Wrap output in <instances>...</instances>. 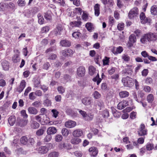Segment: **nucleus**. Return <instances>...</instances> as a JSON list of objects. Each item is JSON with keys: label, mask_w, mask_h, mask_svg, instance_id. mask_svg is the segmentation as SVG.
<instances>
[{"label": "nucleus", "mask_w": 157, "mask_h": 157, "mask_svg": "<svg viewBox=\"0 0 157 157\" xmlns=\"http://www.w3.org/2000/svg\"><path fill=\"white\" fill-rule=\"evenodd\" d=\"M122 82L124 85L127 87H131L134 84L133 80L128 76L123 78Z\"/></svg>", "instance_id": "obj_1"}, {"label": "nucleus", "mask_w": 157, "mask_h": 157, "mask_svg": "<svg viewBox=\"0 0 157 157\" xmlns=\"http://www.w3.org/2000/svg\"><path fill=\"white\" fill-rule=\"evenodd\" d=\"M140 18L141 23L143 24H147L150 25L151 23V20L149 17H146L145 13L143 12L140 13Z\"/></svg>", "instance_id": "obj_2"}, {"label": "nucleus", "mask_w": 157, "mask_h": 157, "mask_svg": "<svg viewBox=\"0 0 157 157\" xmlns=\"http://www.w3.org/2000/svg\"><path fill=\"white\" fill-rule=\"evenodd\" d=\"M139 10L137 7H135L130 10L128 13V17L130 19H134L137 17L139 15Z\"/></svg>", "instance_id": "obj_3"}, {"label": "nucleus", "mask_w": 157, "mask_h": 157, "mask_svg": "<svg viewBox=\"0 0 157 157\" xmlns=\"http://www.w3.org/2000/svg\"><path fill=\"white\" fill-rule=\"evenodd\" d=\"M145 37L149 42L155 41L157 40V33H149L145 34Z\"/></svg>", "instance_id": "obj_4"}, {"label": "nucleus", "mask_w": 157, "mask_h": 157, "mask_svg": "<svg viewBox=\"0 0 157 157\" xmlns=\"http://www.w3.org/2000/svg\"><path fill=\"white\" fill-rule=\"evenodd\" d=\"M79 112L82 115L83 119L86 121H90L93 118V116L90 114H87L86 112L81 110L79 111Z\"/></svg>", "instance_id": "obj_5"}, {"label": "nucleus", "mask_w": 157, "mask_h": 157, "mask_svg": "<svg viewBox=\"0 0 157 157\" xmlns=\"http://www.w3.org/2000/svg\"><path fill=\"white\" fill-rule=\"evenodd\" d=\"M85 69L84 67L80 66L77 69V74L79 77H82L85 75Z\"/></svg>", "instance_id": "obj_6"}, {"label": "nucleus", "mask_w": 157, "mask_h": 157, "mask_svg": "<svg viewBox=\"0 0 157 157\" xmlns=\"http://www.w3.org/2000/svg\"><path fill=\"white\" fill-rule=\"evenodd\" d=\"M61 52L62 55L64 56H71L74 53V52L70 49L64 50Z\"/></svg>", "instance_id": "obj_7"}, {"label": "nucleus", "mask_w": 157, "mask_h": 157, "mask_svg": "<svg viewBox=\"0 0 157 157\" xmlns=\"http://www.w3.org/2000/svg\"><path fill=\"white\" fill-rule=\"evenodd\" d=\"M138 134L140 136H144L147 134V130L143 124H141L140 128L138 131Z\"/></svg>", "instance_id": "obj_8"}, {"label": "nucleus", "mask_w": 157, "mask_h": 157, "mask_svg": "<svg viewBox=\"0 0 157 157\" xmlns=\"http://www.w3.org/2000/svg\"><path fill=\"white\" fill-rule=\"evenodd\" d=\"M76 125V122L73 121H69L66 122L65 123V126L69 128L74 127Z\"/></svg>", "instance_id": "obj_9"}, {"label": "nucleus", "mask_w": 157, "mask_h": 157, "mask_svg": "<svg viewBox=\"0 0 157 157\" xmlns=\"http://www.w3.org/2000/svg\"><path fill=\"white\" fill-rule=\"evenodd\" d=\"M41 124L43 125L47 124H52L51 122L49 121V118L46 115L43 116L42 117Z\"/></svg>", "instance_id": "obj_10"}, {"label": "nucleus", "mask_w": 157, "mask_h": 157, "mask_svg": "<svg viewBox=\"0 0 157 157\" xmlns=\"http://www.w3.org/2000/svg\"><path fill=\"white\" fill-rule=\"evenodd\" d=\"M128 105V102L126 101H123L120 102L118 104L117 109L121 110Z\"/></svg>", "instance_id": "obj_11"}, {"label": "nucleus", "mask_w": 157, "mask_h": 157, "mask_svg": "<svg viewBox=\"0 0 157 157\" xmlns=\"http://www.w3.org/2000/svg\"><path fill=\"white\" fill-rule=\"evenodd\" d=\"M82 103L85 105H90L92 102V100L89 97H85L82 99Z\"/></svg>", "instance_id": "obj_12"}, {"label": "nucleus", "mask_w": 157, "mask_h": 157, "mask_svg": "<svg viewBox=\"0 0 157 157\" xmlns=\"http://www.w3.org/2000/svg\"><path fill=\"white\" fill-rule=\"evenodd\" d=\"M83 134L82 130L77 129L74 130L72 132V135L75 137H78L81 136Z\"/></svg>", "instance_id": "obj_13"}, {"label": "nucleus", "mask_w": 157, "mask_h": 157, "mask_svg": "<svg viewBox=\"0 0 157 157\" xmlns=\"http://www.w3.org/2000/svg\"><path fill=\"white\" fill-rule=\"evenodd\" d=\"M63 28L62 26L59 25L57 26L54 32V34L56 36L60 35L61 34L62 32L63 31Z\"/></svg>", "instance_id": "obj_14"}, {"label": "nucleus", "mask_w": 157, "mask_h": 157, "mask_svg": "<svg viewBox=\"0 0 157 157\" xmlns=\"http://www.w3.org/2000/svg\"><path fill=\"white\" fill-rule=\"evenodd\" d=\"M1 65L2 69L4 71H7L9 68V63L6 60H3L1 63Z\"/></svg>", "instance_id": "obj_15"}, {"label": "nucleus", "mask_w": 157, "mask_h": 157, "mask_svg": "<svg viewBox=\"0 0 157 157\" xmlns=\"http://www.w3.org/2000/svg\"><path fill=\"white\" fill-rule=\"evenodd\" d=\"M56 132L57 129L55 127H51L47 129V134H49L51 135L52 134H55Z\"/></svg>", "instance_id": "obj_16"}, {"label": "nucleus", "mask_w": 157, "mask_h": 157, "mask_svg": "<svg viewBox=\"0 0 157 157\" xmlns=\"http://www.w3.org/2000/svg\"><path fill=\"white\" fill-rule=\"evenodd\" d=\"M37 150L40 153L44 154L47 153L48 151V148L45 146H41L37 148Z\"/></svg>", "instance_id": "obj_17"}, {"label": "nucleus", "mask_w": 157, "mask_h": 157, "mask_svg": "<svg viewBox=\"0 0 157 157\" xmlns=\"http://www.w3.org/2000/svg\"><path fill=\"white\" fill-rule=\"evenodd\" d=\"M77 137H73L71 140V143L73 144L77 145L81 143L82 140L81 139L76 138Z\"/></svg>", "instance_id": "obj_18"}, {"label": "nucleus", "mask_w": 157, "mask_h": 157, "mask_svg": "<svg viewBox=\"0 0 157 157\" xmlns=\"http://www.w3.org/2000/svg\"><path fill=\"white\" fill-rule=\"evenodd\" d=\"M89 151L93 156H96L97 155L98 152L97 148L94 147L90 148L89 149Z\"/></svg>", "instance_id": "obj_19"}, {"label": "nucleus", "mask_w": 157, "mask_h": 157, "mask_svg": "<svg viewBox=\"0 0 157 157\" xmlns=\"http://www.w3.org/2000/svg\"><path fill=\"white\" fill-rule=\"evenodd\" d=\"M29 113L30 114L36 115L38 113L37 110L33 107H30L28 108Z\"/></svg>", "instance_id": "obj_20"}, {"label": "nucleus", "mask_w": 157, "mask_h": 157, "mask_svg": "<svg viewBox=\"0 0 157 157\" xmlns=\"http://www.w3.org/2000/svg\"><path fill=\"white\" fill-rule=\"evenodd\" d=\"M60 44L62 46L65 47H69L71 45L70 42L66 40H61Z\"/></svg>", "instance_id": "obj_21"}, {"label": "nucleus", "mask_w": 157, "mask_h": 157, "mask_svg": "<svg viewBox=\"0 0 157 157\" xmlns=\"http://www.w3.org/2000/svg\"><path fill=\"white\" fill-rule=\"evenodd\" d=\"M111 109L113 116L116 118H119L120 117L121 113L117 111L113 107H111Z\"/></svg>", "instance_id": "obj_22"}, {"label": "nucleus", "mask_w": 157, "mask_h": 157, "mask_svg": "<svg viewBox=\"0 0 157 157\" xmlns=\"http://www.w3.org/2000/svg\"><path fill=\"white\" fill-rule=\"evenodd\" d=\"M40 124L36 121H31L30 126L32 128L36 129L38 128Z\"/></svg>", "instance_id": "obj_23"}, {"label": "nucleus", "mask_w": 157, "mask_h": 157, "mask_svg": "<svg viewBox=\"0 0 157 157\" xmlns=\"http://www.w3.org/2000/svg\"><path fill=\"white\" fill-rule=\"evenodd\" d=\"M15 118L14 116H10L8 119V122L10 126H13L15 123Z\"/></svg>", "instance_id": "obj_24"}, {"label": "nucleus", "mask_w": 157, "mask_h": 157, "mask_svg": "<svg viewBox=\"0 0 157 157\" xmlns=\"http://www.w3.org/2000/svg\"><path fill=\"white\" fill-rule=\"evenodd\" d=\"M100 5L98 4H96L94 6L95 15L96 16H98L100 13Z\"/></svg>", "instance_id": "obj_25"}, {"label": "nucleus", "mask_w": 157, "mask_h": 157, "mask_svg": "<svg viewBox=\"0 0 157 157\" xmlns=\"http://www.w3.org/2000/svg\"><path fill=\"white\" fill-rule=\"evenodd\" d=\"M123 50V48L121 46H119L117 47L116 50L113 49L112 50V52L114 54H117L119 53H121Z\"/></svg>", "instance_id": "obj_26"}, {"label": "nucleus", "mask_w": 157, "mask_h": 157, "mask_svg": "<svg viewBox=\"0 0 157 157\" xmlns=\"http://www.w3.org/2000/svg\"><path fill=\"white\" fill-rule=\"evenodd\" d=\"M129 95V93L126 91H122L119 93V95L121 98L127 97Z\"/></svg>", "instance_id": "obj_27"}, {"label": "nucleus", "mask_w": 157, "mask_h": 157, "mask_svg": "<svg viewBox=\"0 0 157 157\" xmlns=\"http://www.w3.org/2000/svg\"><path fill=\"white\" fill-rule=\"evenodd\" d=\"M151 12L152 15H155L157 14V6L154 5L151 8Z\"/></svg>", "instance_id": "obj_28"}, {"label": "nucleus", "mask_w": 157, "mask_h": 157, "mask_svg": "<svg viewBox=\"0 0 157 157\" xmlns=\"http://www.w3.org/2000/svg\"><path fill=\"white\" fill-rule=\"evenodd\" d=\"M86 27L87 30L90 32L92 31L94 29L93 25L91 23H87L86 25Z\"/></svg>", "instance_id": "obj_29"}, {"label": "nucleus", "mask_w": 157, "mask_h": 157, "mask_svg": "<svg viewBox=\"0 0 157 157\" xmlns=\"http://www.w3.org/2000/svg\"><path fill=\"white\" fill-rule=\"evenodd\" d=\"M89 74L91 75H94L96 73L95 68L93 66H91L89 68Z\"/></svg>", "instance_id": "obj_30"}, {"label": "nucleus", "mask_w": 157, "mask_h": 157, "mask_svg": "<svg viewBox=\"0 0 157 157\" xmlns=\"http://www.w3.org/2000/svg\"><path fill=\"white\" fill-rule=\"evenodd\" d=\"M154 100V95L151 94H149L147 97V101L150 103L153 102Z\"/></svg>", "instance_id": "obj_31"}, {"label": "nucleus", "mask_w": 157, "mask_h": 157, "mask_svg": "<svg viewBox=\"0 0 157 157\" xmlns=\"http://www.w3.org/2000/svg\"><path fill=\"white\" fill-rule=\"evenodd\" d=\"M52 12L50 11H48L45 13L44 15V17L47 20H50L52 19Z\"/></svg>", "instance_id": "obj_32"}, {"label": "nucleus", "mask_w": 157, "mask_h": 157, "mask_svg": "<svg viewBox=\"0 0 157 157\" xmlns=\"http://www.w3.org/2000/svg\"><path fill=\"white\" fill-rule=\"evenodd\" d=\"M6 8L8 9L13 10L15 8V5L14 3L12 2L9 3H6Z\"/></svg>", "instance_id": "obj_33"}, {"label": "nucleus", "mask_w": 157, "mask_h": 157, "mask_svg": "<svg viewBox=\"0 0 157 157\" xmlns=\"http://www.w3.org/2000/svg\"><path fill=\"white\" fill-rule=\"evenodd\" d=\"M137 143L135 142H133V144H130L126 145L127 149L128 150L132 149L134 148V146L136 145Z\"/></svg>", "instance_id": "obj_34"}, {"label": "nucleus", "mask_w": 157, "mask_h": 157, "mask_svg": "<svg viewBox=\"0 0 157 157\" xmlns=\"http://www.w3.org/2000/svg\"><path fill=\"white\" fill-rule=\"evenodd\" d=\"M53 1L62 6H64L66 5L64 0H53Z\"/></svg>", "instance_id": "obj_35"}, {"label": "nucleus", "mask_w": 157, "mask_h": 157, "mask_svg": "<svg viewBox=\"0 0 157 157\" xmlns=\"http://www.w3.org/2000/svg\"><path fill=\"white\" fill-rule=\"evenodd\" d=\"M99 75L98 74H97L96 76L93 79V80L94 82H97V84L98 85L101 81V78H99Z\"/></svg>", "instance_id": "obj_36"}, {"label": "nucleus", "mask_w": 157, "mask_h": 157, "mask_svg": "<svg viewBox=\"0 0 157 157\" xmlns=\"http://www.w3.org/2000/svg\"><path fill=\"white\" fill-rule=\"evenodd\" d=\"M28 140L26 136L22 137L20 140L21 143L23 145H26L27 143Z\"/></svg>", "instance_id": "obj_37"}, {"label": "nucleus", "mask_w": 157, "mask_h": 157, "mask_svg": "<svg viewBox=\"0 0 157 157\" xmlns=\"http://www.w3.org/2000/svg\"><path fill=\"white\" fill-rule=\"evenodd\" d=\"M81 25V22L80 21H74L73 22H71V25L72 26V27H79Z\"/></svg>", "instance_id": "obj_38"}, {"label": "nucleus", "mask_w": 157, "mask_h": 157, "mask_svg": "<svg viewBox=\"0 0 157 157\" xmlns=\"http://www.w3.org/2000/svg\"><path fill=\"white\" fill-rule=\"evenodd\" d=\"M110 58L105 56L103 59V65L104 66L109 64Z\"/></svg>", "instance_id": "obj_39"}, {"label": "nucleus", "mask_w": 157, "mask_h": 157, "mask_svg": "<svg viewBox=\"0 0 157 157\" xmlns=\"http://www.w3.org/2000/svg\"><path fill=\"white\" fill-rule=\"evenodd\" d=\"M59 153L56 151H53L50 153L48 156V157H58Z\"/></svg>", "instance_id": "obj_40"}, {"label": "nucleus", "mask_w": 157, "mask_h": 157, "mask_svg": "<svg viewBox=\"0 0 157 157\" xmlns=\"http://www.w3.org/2000/svg\"><path fill=\"white\" fill-rule=\"evenodd\" d=\"M116 69L115 67H112L110 69L108 70V73L110 75H113L115 72Z\"/></svg>", "instance_id": "obj_41"}, {"label": "nucleus", "mask_w": 157, "mask_h": 157, "mask_svg": "<svg viewBox=\"0 0 157 157\" xmlns=\"http://www.w3.org/2000/svg\"><path fill=\"white\" fill-rule=\"evenodd\" d=\"M129 41L132 43H134L136 41V38L135 36L133 34H131L129 37Z\"/></svg>", "instance_id": "obj_42"}, {"label": "nucleus", "mask_w": 157, "mask_h": 157, "mask_svg": "<svg viewBox=\"0 0 157 157\" xmlns=\"http://www.w3.org/2000/svg\"><path fill=\"white\" fill-rule=\"evenodd\" d=\"M55 140L57 142H60L63 139V137L61 135L58 134L55 137Z\"/></svg>", "instance_id": "obj_43"}, {"label": "nucleus", "mask_w": 157, "mask_h": 157, "mask_svg": "<svg viewBox=\"0 0 157 157\" xmlns=\"http://www.w3.org/2000/svg\"><path fill=\"white\" fill-rule=\"evenodd\" d=\"M38 23L40 25L43 24L44 23V20L43 17L40 14H38Z\"/></svg>", "instance_id": "obj_44"}, {"label": "nucleus", "mask_w": 157, "mask_h": 157, "mask_svg": "<svg viewBox=\"0 0 157 157\" xmlns=\"http://www.w3.org/2000/svg\"><path fill=\"white\" fill-rule=\"evenodd\" d=\"M57 90L59 93L60 94H62L65 91V88L63 87L62 86H59L58 87Z\"/></svg>", "instance_id": "obj_45"}, {"label": "nucleus", "mask_w": 157, "mask_h": 157, "mask_svg": "<svg viewBox=\"0 0 157 157\" xmlns=\"http://www.w3.org/2000/svg\"><path fill=\"white\" fill-rule=\"evenodd\" d=\"M62 133L63 136H67L68 135L69 131L66 128H63L62 130Z\"/></svg>", "instance_id": "obj_46"}, {"label": "nucleus", "mask_w": 157, "mask_h": 157, "mask_svg": "<svg viewBox=\"0 0 157 157\" xmlns=\"http://www.w3.org/2000/svg\"><path fill=\"white\" fill-rule=\"evenodd\" d=\"M28 122V120H21L19 123V124L21 127L26 125Z\"/></svg>", "instance_id": "obj_47"}, {"label": "nucleus", "mask_w": 157, "mask_h": 157, "mask_svg": "<svg viewBox=\"0 0 157 157\" xmlns=\"http://www.w3.org/2000/svg\"><path fill=\"white\" fill-rule=\"evenodd\" d=\"M44 132V130L43 129H38L36 132V135L40 136L43 134Z\"/></svg>", "instance_id": "obj_48"}, {"label": "nucleus", "mask_w": 157, "mask_h": 157, "mask_svg": "<svg viewBox=\"0 0 157 157\" xmlns=\"http://www.w3.org/2000/svg\"><path fill=\"white\" fill-rule=\"evenodd\" d=\"M124 24L123 23H119L117 25V29L120 31L124 29Z\"/></svg>", "instance_id": "obj_49"}, {"label": "nucleus", "mask_w": 157, "mask_h": 157, "mask_svg": "<svg viewBox=\"0 0 157 157\" xmlns=\"http://www.w3.org/2000/svg\"><path fill=\"white\" fill-rule=\"evenodd\" d=\"M6 8V3L3 2L0 3V11H4Z\"/></svg>", "instance_id": "obj_50"}, {"label": "nucleus", "mask_w": 157, "mask_h": 157, "mask_svg": "<svg viewBox=\"0 0 157 157\" xmlns=\"http://www.w3.org/2000/svg\"><path fill=\"white\" fill-rule=\"evenodd\" d=\"M132 72V69L129 67H127L125 70H123V73L127 74H129Z\"/></svg>", "instance_id": "obj_51"}, {"label": "nucleus", "mask_w": 157, "mask_h": 157, "mask_svg": "<svg viewBox=\"0 0 157 157\" xmlns=\"http://www.w3.org/2000/svg\"><path fill=\"white\" fill-rule=\"evenodd\" d=\"M56 55L54 54H51L48 56V59L49 60H54L56 58Z\"/></svg>", "instance_id": "obj_52"}, {"label": "nucleus", "mask_w": 157, "mask_h": 157, "mask_svg": "<svg viewBox=\"0 0 157 157\" xmlns=\"http://www.w3.org/2000/svg\"><path fill=\"white\" fill-rule=\"evenodd\" d=\"M67 113L69 115L72 116L74 115V112L73 110L70 108L67 109L66 110Z\"/></svg>", "instance_id": "obj_53"}, {"label": "nucleus", "mask_w": 157, "mask_h": 157, "mask_svg": "<svg viewBox=\"0 0 157 157\" xmlns=\"http://www.w3.org/2000/svg\"><path fill=\"white\" fill-rule=\"evenodd\" d=\"M36 94L34 92H31L29 94V98L31 100H34L35 99L36 97L35 96Z\"/></svg>", "instance_id": "obj_54"}, {"label": "nucleus", "mask_w": 157, "mask_h": 157, "mask_svg": "<svg viewBox=\"0 0 157 157\" xmlns=\"http://www.w3.org/2000/svg\"><path fill=\"white\" fill-rule=\"evenodd\" d=\"M80 35V33L78 32H74L72 34L73 37L75 39L78 38Z\"/></svg>", "instance_id": "obj_55"}, {"label": "nucleus", "mask_w": 157, "mask_h": 157, "mask_svg": "<svg viewBox=\"0 0 157 157\" xmlns=\"http://www.w3.org/2000/svg\"><path fill=\"white\" fill-rule=\"evenodd\" d=\"M94 98L95 99H98L101 97V94L97 91H95L93 94Z\"/></svg>", "instance_id": "obj_56"}, {"label": "nucleus", "mask_w": 157, "mask_h": 157, "mask_svg": "<svg viewBox=\"0 0 157 157\" xmlns=\"http://www.w3.org/2000/svg\"><path fill=\"white\" fill-rule=\"evenodd\" d=\"M137 113L136 112H132L130 115V117L132 119H134L136 118Z\"/></svg>", "instance_id": "obj_57"}, {"label": "nucleus", "mask_w": 157, "mask_h": 157, "mask_svg": "<svg viewBox=\"0 0 157 157\" xmlns=\"http://www.w3.org/2000/svg\"><path fill=\"white\" fill-rule=\"evenodd\" d=\"M102 116L105 118L108 117L109 116V111L107 109L104 110L103 111Z\"/></svg>", "instance_id": "obj_58"}, {"label": "nucleus", "mask_w": 157, "mask_h": 157, "mask_svg": "<svg viewBox=\"0 0 157 157\" xmlns=\"http://www.w3.org/2000/svg\"><path fill=\"white\" fill-rule=\"evenodd\" d=\"M122 59L125 61H128L130 60V57L127 55L123 54L122 56Z\"/></svg>", "instance_id": "obj_59"}, {"label": "nucleus", "mask_w": 157, "mask_h": 157, "mask_svg": "<svg viewBox=\"0 0 157 157\" xmlns=\"http://www.w3.org/2000/svg\"><path fill=\"white\" fill-rule=\"evenodd\" d=\"M52 138V136L49 134H48L44 138V140L45 142H48L50 141Z\"/></svg>", "instance_id": "obj_60"}, {"label": "nucleus", "mask_w": 157, "mask_h": 157, "mask_svg": "<svg viewBox=\"0 0 157 157\" xmlns=\"http://www.w3.org/2000/svg\"><path fill=\"white\" fill-rule=\"evenodd\" d=\"M49 29V27L45 26L43 27L41 30V32L42 33H46L48 32Z\"/></svg>", "instance_id": "obj_61"}, {"label": "nucleus", "mask_w": 157, "mask_h": 157, "mask_svg": "<svg viewBox=\"0 0 157 157\" xmlns=\"http://www.w3.org/2000/svg\"><path fill=\"white\" fill-rule=\"evenodd\" d=\"M17 2L18 5L20 6H24L25 4V0H18Z\"/></svg>", "instance_id": "obj_62"}, {"label": "nucleus", "mask_w": 157, "mask_h": 157, "mask_svg": "<svg viewBox=\"0 0 157 157\" xmlns=\"http://www.w3.org/2000/svg\"><path fill=\"white\" fill-rule=\"evenodd\" d=\"M36 120L40 123H41L42 119L41 114H40L38 115H37L35 117Z\"/></svg>", "instance_id": "obj_63"}, {"label": "nucleus", "mask_w": 157, "mask_h": 157, "mask_svg": "<svg viewBox=\"0 0 157 157\" xmlns=\"http://www.w3.org/2000/svg\"><path fill=\"white\" fill-rule=\"evenodd\" d=\"M119 75L117 74H115L111 76L112 79H114L115 81H117L119 79Z\"/></svg>", "instance_id": "obj_64"}]
</instances>
